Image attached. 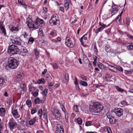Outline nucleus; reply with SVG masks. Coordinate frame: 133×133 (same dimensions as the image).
Returning <instances> with one entry per match:
<instances>
[{
  "label": "nucleus",
  "instance_id": "393cba45",
  "mask_svg": "<svg viewBox=\"0 0 133 133\" xmlns=\"http://www.w3.org/2000/svg\"><path fill=\"white\" fill-rule=\"evenodd\" d=\"M105 50L107 52H111L110 48L108 45H106L105 47Z\"/></svg>",
  "mask_w": 133,
  "mask_h": 133
},
{
  "label": "nucleus",
  "instance_id": "49530a36",
  "mask_svg": "<svg viewBox=\"0 0 133 133\" xmlns=\"http://www.w3.org/2000/svg\"><path fill=\"white\" fill-rule=\"evenodd\" d=\"M69 3L68 2L64 4L65 8L66 9V10H68L69 8Z\"/></svg>",
  "mask_w": 133,
  "mask_h": 133
},
{
  "label": "nucleus",
  "instance_id": "a18cd8bd",
  "mask_svg": "<svg viewBox=\"0 0 133 133\" xmlns=\"http://www.w3.org/2000/svg\"><path fill=\"white\" fill-rule=\"evenodd\" d=\"M94 51L95 53L97 54L98 51L97 48V47L96 45L94 44Z\"/></svg>",
  "mask_w": 133,
  "mask_h": 133
},
{
  "label": "nucleus",
  "instance_id": "1a4fd4ad",
  "mask_svg": "<svg viewBox=\"0 0 133 133\" xmlns=\"http://www.w3.org/2000/svg\"><path fill=\"white\" fill-rule=\"evenodd\" d=\"M65 44L69 48H71L73 46V44L70 38L67 37L65 39Z\"/></svg>",
  "mask_w": 133,
  "mask_h": 133
},
{
  "label": "nucleus",
  "instance_id": "864d4df0",
  "mask_svg": "<svg viewBox=\"0 0 133 133\" xmlns=\"http://www.w3.org/2000/svg\"><path fill=\"white\" fill-rule=\"evenodd\" d=\"M74 110H75L76 112H78V111L79 110L78 109V107L76 105H74Z\"/></svg>",
  "mask_w": 133,
  "mask_h": 133
},
{
  "label": "nucleus",
  "instance_id": "b1692460",
  "mask_svg": "<svg viewBox=\"0 0 133 133\" xmlns=\"http://www.w3.org/2000/svg\"><path fill=\"white\" fill-rule=\"evenodd\" d=\"M103 29V28L102 27H99V28L95 30V32L97 34L99 32L101 31Z\"/></svg>",
  "mask_w": 133,
  "mask_h": 133
},
{
  "label": "nucleus",
  "instance_id": "f03ea898",
  "mask_svg": "<svg viewBox=\"0 0 133 133\" xmlns=\"http://www.w3.org/2000/svg\"><path fill=\"white\" fill-rule=\"evenodd\" d=\"M8 65H6L5 66V69L7 70L16 68L18 65V63L17 60L13 58L10 57L8 60Z\"/></svg>",
  "mask_w": 133,
  "mask_h": 133
},
{
  "label": "nucleus",
  "instance_id": "4d7b16f0",
  "mask_svg": "<svg viewBox=\"0 0 133 133\" xmlns=\"http://www.w3.org/2000/svg\"><path fill=\"white\" fill-rule=\"evenodd\" d=\"M34 51H35V54L36 56H38L39 54V52H38V51L37 50V49H35L34 50Z\"/></svg>",
  "mask_w": 133,
  "mask_h": 133
},
{
  "label": "nucleus",
  "instance_id": "e2e57ef3",
  "mask_svg": "<svg viewBox=\"0 0 133 133\" xmlns=\"http://www.w3.org/2000/svg\"><path fill=\"white\" fill-rule=\"evenodd\" d=\"M43 13H46L48 11V9L46 8H43Z\"/></svg>",
  "mask_w": 133,
  "mask_h": 133
},
{
  "label": "nucleus",
  "instance_id": "603ef678",
  "mask_svg": "<svg viewBox=\"0 0 133 133\" xmlns=\"http://www.w3.org/2000/svg\"><path fill=\"white\" fill-rule=\"evenodd\" d=\"M53 68L55 69H57L58 68V66L57 64L55 63H54L52 64Z\"/></svg>",
  "mask_w": 133,
  "mask_h": 133
},
{
  "label": "nucleus",
  "instance_id": "7ed1b4c3",
  "mask_svg": "<svg viewBox=\"0 0 133 133\" xmlns=\"http://www.w3.org/2000/svg\"><path fill=\"white\" fill-rule=\"evenodd\" d=\"M26 23L29 28H30L31 27L35 29H38L40 25V24L37 21L33 22L32 20L29 18L26 19Z\"/></svg>",
  "mask_w": 133,
  "mask_h": 133
},
{
  "label": "nucleus",
  "instance_id": "e433bc0d",
  "mask_svg": "<svg viewBox=\"0 0 133 133\" xmlns=\"http://www.w3.org/2000/svg\"><path fill=\"white\" fill-rule=\"evenodd\" d=\"M118 5L115 4L114 3L112 2V8L113 9H116L117 8Z\"/></svg>",
  "mask_w": 133,
  "mask_h": 133
},
{
  "label": "nucleus",
  "instance_id": "c03bdc74",
  "mask_svg": "<svg viewBox=\"0 0 133 133\" xmlns=\"http://www.w3.org/2000/svg\"><path fill=\"white\" fill-rule=\"evenodd\" d=\"M81 78L83 80H85L86 81H87V78L86 76H85L84 75H81Z\"/></svg>",
  "mask_w": 133,
  "mask_h": 133
},
{
  "label": "nucleus",
  "instance_id": "a211bd4d",
  "mask_svg": "<svg viewBox=\"0 0 133 133\" xmlns=\"http://www.w3.org/2000/svg\"><path fill=\"white\" fill-rule=\"evenodd\" d=\"M123 22L124 23L126 24L128 26L129 25L130 22L129 17H127L125 21H124Z\"/></svg>",
  "mask_w": 133,
  "mask_h": 133
},
{
  "label": "nucleus",
  "instance_id": "5701e85b",
  "mask_svg": "<svg viewBox=\"0 0 133 133\" xmlns=\"http://www.w3.org/2000/svg\"><path fill=\"white\" fill-rule=\"evenodd\" d=\"M34 41V38L32 37H31L28 40V43L30 44H31L33 43Z\"/></svg>",
  "mask_w": 133,
  "mask_h": 133
},
{
  "label": "nucleus",
  "instance_id": "bf43d9fd",
  "mask_svg": "<svg viewBox=\"0 0 133 133\" xmlns=\"http://www.w3.org/2000/svg\"><path fill=\"white\" fill-rule=\"evenodd\" d=\"M4 82V81L3 78H0V84H3Z\"/></svg>",
  "mask_w": 133,
  "mask_h": 133
},
{
  "label": "nucleus",
  "instance_id": "ea45409f",
  "mask_svg": "<svg viewBox=\"0 0 133 133\" xmlns=\"http://www.w3.org/2000/svg\"><path fill=\"white\" fill-rule=\"evenodd\" d=\"M48 90H46V89H44L43 91V96H45L46 97L47 96V94L48 93V92L47 91Z\"/></svg>",
  "mask_w": 133,
  "mask_h": 133
},
{
  "label": "nucleus",
  "instance_id": "8fccbe9b",
  "mask_svg": "<svg viewBox=\"0 0 133 133\" xmlns=\"http://www.w3.org/2000/svg\"><path fill=\"white\" fill-rule=\"evenodd\" d=\"M21 5H22V6H23L26 9H27L28 7V5H27L25 3H23Z\"/></svg>",
  "mask_w": 133,
  "mask_h": 133
},
{
  "label": "nucleus",
  "instance_id": "9d476101",
  "mask_svg": "<svg viewBox=\"0 0 133 133\" xmlns=\"http://www.w3.org/2000/svg\"><path fill=\"white\" fill-rule=\"evenodd\" d=\"M53 115L56 118H60L61 116V114L59 111L58 110H54Z\"/></svg>",
  "mask_w": 133,
  "mask_h": 133
},
{
  "label": "nucleus",
  "instance_id": "4468645a",
  "mask_svg": "<svg viewBox=\"0 0 133 133\" xmlns=\"http://www.w3.org/2000/svg\"><path fill=\"white\" fill-rule=\"evenodd\" d=\"M5 112V109L4 108H1L0 109V116H4Z\"/></svg>",
  "mask_w": 133,
  "mask_h": 133
},
{
  "label": "nucleus",
  "instance_id": "f8f14e48",
  "mask_svg": "<svg viewBox=\"0 0 133 133\" xmlns=\"http://www.w3.org/2000/svg\"><path fill=\"white\" fill-rule=\"evenodd\" d=\"M108 65V68L111 71L115 73H117L118 71H116V67H115L112 65H109V64H107Z\"/></svg>",
  "mask_w": 133,
  "mask_h": 133
},
{
  "label": "nucleus",
  "instance_id": "680f3d73",
  "mask_svg": "<svg viewBox=\"0 0 133 133\" xmlns=\"http://www.w3.org/2000/svg\"><path fill=\"white\" fill-rule=\"evenodd\" d=\"M103 65V64L102 63H97V65L98 67L101 69L102 68V66Z\"/></svg>",
  "mask_w": 133,
  "mask_h": 133
},
{
  "label": "nucleus",
  "instance_id": "aec40b11",
  "mask_svg": "<svg viewBox=\"0 0 133 133\" xmlns=\"http://www.w3.org/2000/svg\"><path fill=\"white\" fill-rule=\"evenodd\" d=\"M116 71H120V72H123V68L120 66L119 65L116 66Z\"/></svg>",
  "mask_w": 133,
  "mask_h": 133
},
{
  "label": "nucleus",
  "instance_id": "5fc2aeb1",
  "mask_svg": "<svg viewBox=\"0 0 133 133\" xmlns=\"http://www.w3.org/2000/svg\"><path fill=\"white\" fill-rule=\"evenodd\" d=\"M23 35L24 36V37L25 38H28V34H27L26 32H24L23 33Z\"/></svg>",
  "mask_w": 133,
  "mask_h": 133
},
{
  "label": "nucleus",
  "instance_id": "c85d7f7f",
  "mask_svg": "<svg viewBox=\"0 0 133 133\" xmlns=\"http://www.w3.org/2000/svg\"><path fill=\"white\" fill-rule=\"evenodd\" d=\"M118 10L117 9H114L111 12V14L112 16L116 13L118 11Z\"/></svg>",
  "mask_w": 133,
  "mask_h": 133
},
{
  "label": "nucleus",
  "instance_id": "9b49d317",
  "mask_svg": "<svg viewBox=\"0 0 133 133\" xmlns=\"http://www.w3.org/2000/svg\"><path fill=\"white\" fill-rule=\"evenodd\" d=\"M28 51L25 48H21L20 54L22 56H25L27 55Z\"/></svg>",
  "mask_w": 133,
  "mask_h": 133
},
{
  "label": "nucleus",
  "instance_id": "f704fd0d",
  "mask_svg": "<svg viewBox=\"0 0 133 133\" xmlns=\"http://www.w3.org/2000/svg\"><path fill=\"white\" fill-rule=\"evenodd\" d=\"M78 123L79 124H81L82 122V120L80 118H78L77 120Z\"/></svg>",
  "mask_w": 133,
  "mask_h": 133
},
{
  "label": "nucleus",
  "instance_id": "cd10ccee",
  "mask_svg": "<svg viewBox=\"0 0 133 133\" xmlns=\"http://www.w3.org/2000/svg\"><path fill=\"white\" fill-rule=\"evenodd\" d=\"M116 89L119 92H123L124 90L123 89L118 86L116 87Z\"/></svg>",
  "mask_w": 133,
  "mask_h": 133
},
{
  "label": "nucleus",
  "instance_id": "37998d69",
  "mask_svg": "<svg viewBox=\"0 0 133 133\" xmlns=\"http://www.w3.org/2000/svg\"><path fill=\"white\" fill-rule=\"evenodd\" d=\"M105 75V78H109L111 77V75L107 72L106 73Z\"/></svg>",
  "mask_w": 133,
  "mask_h": 133
},
{
  "label": "nucleus",
  "instance_id": "0e129e2a",
  "mask_svg": "<svg viewBox=\"0 0 133 133\" xmlns=\"http://www.w3.org/2000/svg\"><path fill=\"white\" fill-rule=\"evenodd\" d=\"M18 76L17 77L18 78H20L23 75V74L22 73H20V72H19L18 74Z\"/></svg>",
  "mask_w": 133,
  "mask_h": 133
},
{
  "label": "nucleus",
  "instance_id": "f257e3e1",
  "mask_svg": "<svg viewBox=\"0 0 133 133\" xmlns=\"http://www.w3.org/2000/svg\"><path fill=\"white\" fill-rule=\"evenodd\" d=\"M89 110L92 113H100L103 110L104 107L98 102L92 103L89 105Z\"/></svg>",
  "mask_w": 133,
  "mask_h": 133
},
{
  "label": "nucleus",
  "instance_id": "4c0bfd02",
  "mask_svg": "<svg viewBox=\"0 0 133 133\" xmlns=\"http://www.w3.org/2000/svg\"><path fill=\"white\" fill-rule=\"evenodd\" d=\"M92 123V121H88L85 123V125L87 126L91 125V124Z\"/></svg>",
  "mask_w": 133,
  "mask_h": 133
},
{
  "label": "nucleus",
  "instance_id": "774afa93",
  "mask_svg": "<svg viewBox=\"0 0 133 133\" xmlns=\"http://www.w3.org/2000/svg\"><path fill=\"white\" fill-rule=\"evenodd\" d=\"M133 71V70H132L127 71L126 72V74H130Z\"/></svg>",
  "mask_w": 133,
  "mask_h": 133
},
{
  "label": "nucleus",
  "instance_id": "473e14b6",
  "mask_svg": "<svg viewBox=\"0 0 133 133\" xmlns=\"http://www.w3.org/2000/svg\"><path fill=\"white\" fill-rule=\"evenodd\" d=\"M127 49L129 50H133V45L132 44L128 46L127 47Z\"/></svg>",
  "mask_w": 133,
  "mask_h": 133
},
{
  "label": "nucleus",
  "instance_id": "a878e982",
  "mask_svg": "<svg viewBox=\"0 0 133 133\" xmlns=\"http://www.w3.org/2000/svg\"><path fill=\"white\" fill-rule=\"evenodd\" d=\"M26 85L25 83H22L20 85L21 88L23 90H24L25 88Z\"/></svg>",
  "mask_w": 133,
  "mask_h": 133
},
{
  "label": "nucleus",
  "instance_id": "6ab92c4d",
  "mask_svg": "<svg viewBox=\"0 0 133 133\" xmlns=\"http://www.w3.org/2000/svg\"><path fill=\"white\" fill-rule=\"evenodd\" d=\"M9 125L10 129H13L14 128L15 124L14 122H10L9 123Z\"/></svg>",
  "mask_w": 133,
  "mask_h": 133
},
{
  "label": "nucleus",
  "instance_id": "09e8293b",
  "mask_svg": "<svg viewBox=\"0 0 133 133\" xmlns=\"http://www.w3.org/2000/svg\"><path fill=\"white\" fill-rule=\"evenodd\" d=\"M107 117L109 119H110V118H112L113 119H114V117L112 116L110 114H109L107 113Z\"/></svg>",
  "mask_w": 133,
  "mask_h": 133
},
{
  "label": "nucleus",
  "instance_id": "4be33fe9",
  "mask_svg": "<svg viewBox=\"0 0 133 133\" xmlns=\"http://www.w3.org/2000/svg\"><path fill=\"white\" fill-rule=\"evenodd\" d=\"M46 79L49 82L51 81L52 78L51 76L49 74H47L46 75Z\"/></svg>",
  "mask_w": 133,
  "mask_h": 133
},
{
  "label": "nucleus",
  "instance_id": "3c124183",
  "mask_svg": "<svg viewBox=\"0 0 133 133\" xmlns=\"http://www.w3.org/2000/svg\"><path fill=\"white\" fill-rule=\"evenodd\" d=\"M43 110L44 111L43 114V117L45 119H47V117L46 114V111H45V112L44 110Z\"/></svg>",
  "mask_w": 133,
  "mask_h": 133
},
{
  "label": "nucleus",
  "instance_id": "c9c22d12",
  "mask_svg": "<svg viewBox=\"0 0 133 133\" xmlns=\"http://www.w3.org/2000/svg\"><path fill=\"white\" fill-rule=\"evenodd\" d=\"M26 103L29 107H30L31 105V102L30 100H27L26 102Z\"/></svg>",
  "mask_w": 133,
  "mask_h": 133
},
{
  "label": "nucleus",
  "instance_id": "69168bd1",
  "mask_svg": "<svg viewBox=\"0 0 133 133\" xmlns=\"http://www.w3.org/2000/svg\"><path fill=\"white\" fill-rule=\"evenodd\" d=\"M110 25V24H108L107 26L106 25H105V24H102L101 27H102L104 29V28L109 26Z\"/></svg>",
  "mask_w": 133,
  "mask_h": 133
},
{
  "label": "nucleus",
  "instance_id": "c756f323",
  "mask_svg": "<svg viewBox=\"0 0 133 133\" xmlns=\"http://www.w3.org/2000/svg\"><path fill=\"white\" fill-rule=\"evenodd\" d=\"M43 114L42 110V109H40L38 112V114L40 117H41Z\"/></svg>",
  "mask_w": 133,
  "mask_h": 133
},
{
  "label": "nucleus",
  "instance_id": "13d9d810",
  "mask_svg": "<svg viewBox=\"0 0 133 133\" xmlns=\"http://www.w3.org/2000/svg\"><path fill=\"white\" fill-rule=\"evenodd\" d=\"M112 118H111L110 119H109V122L111 124H113L115 123V122L113 121V119H112Z\"/></svg>",
  "mask_w": 133,
  "mask_h": 133
},
{
  "label": "nucleus",
  "instance_id": "dca6fc26",
  "mask_svg": "<svg viewBox=\"0 0 133 133\" xmlns=\"http://www.w3.org/2000/svg\"><path fill=\"white\" fill-rule=\"evenodd\" d=\"M12 113L13 116L15 117L18 114L17 110H16L12 109Z\"/></svg>",
  "mask_w": 133,
  "mask_h": 133
},
{
  "label": "nucleus",
  "instance_id": "0eeeda50",
  "mask_svg": "<svg viewBox=\"0 0 133 133\" xmlns=\"http://www.w3.org/2000/svg\"><path fill=\"white\" fill-rule=\"evenodd\" d=\"M114 112L116 114V116L120 117L123 114V110L121 108H115Z\"/></svg>",
  "mask_w": 133,
  "mask_h": 133
},
{
  "label": "nucleus",
  "instance_id": "6e6552de",
  "mask_svg": "<svg viewBox=\"0 0 133 133\" xmlns=\"http://www.w3.org/2000/svg\"><path fill=\"white\" fill-rule=\"evenodd\" d=\"M21 38L19 37H16L14 38H13V39H12V42L14 44L18 45H21Z\"/></svg>",
  "mask_w": 133,
  "mask_h": 133
},
{
  "label": "nucleus",
  "instance_id": "052dcab7",
  "mask_svg": "<svg viewBox=\"0 0 133 133\" xmlns=\"http://www.w3.org/2000/svg\"><path fill=\"white\" fill-rule=\"evenodd\" d=\"M61 107L63 111L65 113H66V112L65 111V108L64 105H62Z\"/></svg>",
  "mask_w": 133,
  "mask_h": 133
},
{
  "label": "nucleus",
  "instance_id": "f3484780",
  "mask_svg": "<svg viewBox=\"0 0 133 133\" xmlns=\"http://www.w3.org/2000/svg\"><path fill=\"white\" fill-rule=\"evenodd\" d=\"M83 58L84 62L86 63H88V62L89 61V60L85 55L84 54L83 55Z\"/></svg>",
  "mask_w": 133,
  "mask_h": 133
},
{
  "label": "nucleus",
  "instance_id": "338daca9",
  "mask_svg": "<svg viewBox=\"0 0 133 133\" xmlns=\"http://www.w3.org/2000/svg\"><path fill=\"white\" fill-rule=\"evenodd\" d=\"M38 95V93L37 92H35L33 94V96L34 97H36Z\"/></svg>",
  "mask_w": 133,
  "mask_h": 133
},
{
  "label": "nucleus",
  "instance_id": "ddd939ff",
  "mask_svg": "<svg viewBox=\"0 0 133 133\" xmlns=\"http://www.w3.org/2000/svg\"><path fill=\"white\" fill-rule=\"evenodd\" d=\"M0 29L1 30L2 33L3 34L4 36H6V33L4 27L2 25H0Z\"/></svg>",
  "mask_w": 133,
  "mask_h": 133
},
{
  "label": "nucleus",
  "instance_id": "58836bf2",
  "mask_svg": "<svg viewBox=\"0 0 133 133\" xmlns=\"http://www.w3.org/2000/svg\"><path fill=\"white\" fill-rule=\"evenodd\" d=\"M65 120L66 122V123H68V115L67 113H65Z\"/></svg>",
  "mask_w": 133,
  "mask_h": 133
},
{
  "label": "nucleus",
  "instance_id": "a19ab883",
  "mask_svg": "<svg viewBox=\"0 0 133 133\" xmlns=\"http://www.w3.org/2000/svg\"><path fill=\"white\" fill-rule=\"evenodd\" d=\"M64 78L65 79L66 81H67V82H68L69 80V77L68 75L67 74L66 75V74H65L64 76Z\"/></svg>",
  "mask_w": 133,
  "mask_h": 133
},
{
  "label": "nucleus",
  "instance_id": "de8ad7c7",
  "mask_svg": "<svg viewBox=\"0 0 133 133\" xmlns=\"http://www.w3.org/2000/svg\"><path fill=\"white\" fill-rule=\"evenodd\" d=\"M37 111V109L36 108H34L32 109L31 111V113L32 114H33L35 113Z\"/></svg>",
  "mask_w": 133,
  "mask_h": 133
},
{
  "label": "nucleus",
  "instance_id": "bb28decb",
  "mask_svg": "<svg viewBox=\"0 0 133 133\" xmlns=\"http://www.w3.org/2000/svg\"><path fill=\"white\" fill-rule=\"evenodd\" d=\"M79 83L81 85L84 86H87L88 85V84L87 82L82 81H80Z\"/></svg>",
  "mask_w": 133,
  "mask_h": 133
},
{
  "label": "nucleus",
  "instance_id": "39448f33",
  "mask_svg": "<svg viewBox=\"0 0 133 133\" xmlns=\"http://www.w3.org/2000/svg\"><path fill=\"white\" fill-rule=\"evenodd\" d=\"M56 18V16L54 15H52L51 19L49 21V22L51 26L56 25L57 21H59Z\"/></svg>",
  "mask_w": 133,
  "mask_h": 133
},
{
  "label": "nucleus",
  "instance_id": "72a5a7b5",
  "mask_svg": "<svg viewBox=\"0 0 133 133\" xmlns=\"http://www.w3.org/2000/svg\"><path fill=\"white\" fill-rule=\"evenodd\" d=\"M59 129L60 131V133H64V129L63 127L62 126H60L59 127Z\"/></svg>",
  "mask_w": 133,
  "mask_h": 133
},
{
  "label": "nucleus",
  "instance_id": "2f4dec72",
  "mask_svg": "<svg viewBox=\"0 0 133 133\" xmlns=\"http://www.w3.org/2000/svg\"><path fill=\"white\" fill-rule=\"evenodd\" d=\"M44 81V79L43 78H41L40 79H38L37 82L38 84H41L43 83Z\"/></svg>",
  "mask_w": 133,
  "mask_h": 133
},
{
  "label": "nucleus",
  "instance_id": "2eb2a0df",
  "mask_svg": "<svg viewBox=\"0 0 133 133\" xmlns=\"http://www.w3.org/2000/svg\"><path fill=\"white\" fill-rule=\"evenodd\" d=\"M121 11L120 13V15H118L115 19L116 20V22H117V21H118L119 22H120V20L121 19V17L122 16V13L123 11V10H121Z\"/></svg>",
  "mask_w": 133,
  "mask_h": 133
},
{
  "label": "nucleus",
  "instance_id": "412c9836",
  "mask_svg": "<svg viewBox=\"0 0 133 133\" xmlns=\"http://www.w3.org/2000/svg\"><path fill=\"white\" fill-rule=\"evenodd\" d=\"M36 120V118L35 117L33 119H32L29 121V124L30 125H32L35 122Z\"/></svg>",
  "mask_w": 133,
  "mask_h": 133
},
{
  "label": "nucleus",
  "instance_id": "7c9ffc66",
  "mask_svg": "<svg viewBox=\"0 0 133 133\" xmlns=\"http://www.w3.org/2000/svg\"><path fill=\"white\" fill-rule=\"evenodd\" d=\"M34 102L36 104H39L40 103V98L38 97L37 98L35 99Z\"/></svg>",
  "mask_w": 133,
  "mask_h": 133
},
{
  "label": "nucleus",
  "instance_id": "79ce46f5",
  "mask_svg": "<svg viewBox=\"0 0 133 133\" xmlns=\"http://www.w3.org/2000/svg\"><path fill=\"white\" fill-rule=\"evenodd\" d=\"M37 21L39 22V23L41 24H43V20L40 18H38L37 19Z\"/></svg>",
  "mask_w": 133,
  "mask_h": 133
},
{
  "label": "nucleus",
  "instance_id": "20e7f679",
  "mask_svg": "<svg viewBox=\"0 0 133 133\" xmlns=\"http://www.w3.org/2000/svg\"><path fill=\"white\" fill-rule=\"evenodd\" d=\"M19 49L18 46L14 44L9 45V46L8 52L11 55H14L19 53Z\"/></svg>",
  "mask_w": 133,
  "mask_h": 133
},
{
  "label": "nucleus",
  "instance_id": "423d86ee",
  "mask_svg": "<svg viewBox=\"0 0 133 133\" xmlns=\"http://www.w3.org/2000/svg\"><path fill=\"white\" fill-rule=\"evenodd\" d=\"M21 26L20 25L18 24L17 25L13 24L10 26V29L11 32L14 31H17L21 29Z\"/></svg>",
  "mask_w": 133,
  "mask_h": 133
},
{
  "label": "nucleus",
  "instance_id": "6e6d98bb",
  "mask_svg": "<svg viewBox=\"0 0 133 133\" xmlns=\"http://www.w3.org/2000/svg\"><path fill=\"white\" fill-rule=\"evenodd\" d=\"M102 70H107V68L105 66L103 65L102 66V68H101Z\"/></svg>",
  "mask_w": 133,
  "mask_h": 133
}]
</instances>
